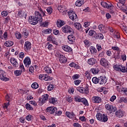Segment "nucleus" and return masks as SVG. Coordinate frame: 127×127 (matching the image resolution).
<instances>
[{
  "instance_id": "c756f323",
  "label": "nucleus",
  "mask_w": 127,
  "mask_h": 127,
  "mask_svg": "<svg viewBox=\"0 0 127 127\" xmlns=\"http://www.w3.org/2000/svg\"><path fill=\"white\" fill-rule=\"evenodd\" d=\"M90 72H92V74H95L96 75L100 72V69H99L98 67L91 68L90 69Z\"/></svg>"
},
{
  "instance_id": "864d4df0",
  "label": "nucleus",
  "mask_w": 127,
  "mask_h": 127,
  "mask_svg": "<svg viewBox=\"0 0 127 127\" xmlns=\"http://www.w3.org/2000/svg\"><path fill=\"white\" fill-rule=\"evenodd\" d=\"M52 32V29H48L44 30V33L45 34H48L49 33H51Z\"/></svg>"
},
{
  "instance_id": "7ed1b4c3",
  "label": "nucleus",
  "mask_w": 127,
  "mask_h": 127,
  "mask_svg": "<svg viewBox=\"0 0 127 127\" xmlns=\"http://www.w3.org/2000/svg\"><path fill=\"white\" fill-rule=\"evenodd\" d=\"M74 101L75 102H77L78 103H82V104H84L85 106H89V103H88V100L86 99L85 98H81L78 95L75 96L74 97Z\"/></svg>"
},
{
  "instance_id": "c85d7f7f",
  "label": "nucleus",
  "mask_w": 127,
  "mask_h": 127,
  "mask_svg": "<svg viewBox=\"0 0 127 127\" xmlns=\"http://www.w3.org/2000/svg\"><path fill=\"white\" fill-rule=\"evenodd\" d=\"M59 61L61 63H66V62H67V59L66 57H65V56L62 55L59 58Z\"/></svg>"
},
{
  "instance_id": "dca6fc26",
  "label": "nucleus",
  "mask_w": 127,
  "mask_h": 127,
  "mask_svg": "<svg viewBox=\"0 0 127 127\" xmlns=\"http://www.w3.org/2000/svg\"><path fill=\"white\" fill-rule=\"evenodd\" d=\"M67 39H68V42L70 44H73L75 42V36L73 35H69L67 36Z\"/></svg>"
},
{
  "instance_id": "20e7f679",
  "label": "nucleus",
  "mask_w": 127,
  "mask_h": 127,
  "mask_svg": "<svg viewBox=\"0 0 127 127\" xmlns=\"http://www.w3.org/2000/svg\"><path fill=\"white\" fill-rule=\"evenodd\" d=\"M62 31L64 33H70L73 32V29L68 25H65L62 28Z\"/></svg>"
},
{
  "instance_id": "5fc2aeb1",
  "label": "nucleus",
  "mask_w": 127,
  "mask_h": 127,
  "mask_svg": "<svg viewBox=\"0 0 127 127\" xmlns=\"http://www.w3.org/2000/svg\"><path fill=\"white\" fill-rule=\"evenodd\" d=\"M84 43L85 46H87V47H89V46H90V41L88 40H85L84 41Z\"/></svg>"
},
{
  "instance_id": "f8f14e48",
  "label": "nucleus",
  "mask_w": 127,
  "mask_h": 127,
  "mask_svg": "<svg viewBox=\"0 0 127 127\" xmlns=\"http://www.w3.org/2000/svg\"><path fill=\"white\" fill-rule=\"evenodd\" d=\"M107 83V78L106 77L100 76L98 77V84L99 85H104Z\"/></svg>"
},
{
  "instance_id": "39448f33",
  "label": "nucleus",
  "mask_w": 127,
  "mask_h": 127,
  "mask_svg": "<svg viewBox=\"0 0 127 127\" xmlns=\"http://www.w3.org/2000/svg\"><path fill=\"white\" fill-rule=\"evenodd\" d=\"M49 95L48 94H44L42 96L41 98L39 99V104L40 106H42L43 104H45L48 101Z\"/></svg>"
},
{
  "instance_id": "2eb2a0df",
  "label": "nucleus",
  "mask_w": 127,
  "mask_h": 127,
  "mask_svg": "<svg viewBox=\"0 0 127 127\" xmlns=\"http://www.w3.org/2000/svg\"><path fill=\"white\" fill-rule=\"evenodd\" d=\"M105 108L106 109V110H108V111H109V112H111V113L113 112H116V108H114L113 107V105H111L109 104H106L105 105Z\"/></svg>"
},
{
  "instance_id": "7c9ffc66",
  "label": "nucleus",
  "mask_w": 127,
  "mask_h": 127,
  "mask_svg": "<svg viewBox=\"0 0 127 127\" xmlns=\"http://www.w3.org/2000/svg\"><path fill=\"white\" fill-rule=\"evenodd\" d=\"M4 45L5 46H6V47H11V46L13 45V42L11 41H7L5 42Z\"/></svg>"
},
{
  "instance_id": "cd10ccee",
  "label": "nucleus",
  "mask_w": 127,
  "mask_h": 127,
  "mask_svg": "<svg viewBox=\"0 0 127 127\" xmlns=\"http://www.w3.org/2000/svg\"><path fill=\"white\" fill-rule=\"evenodd\" d=\"M50 104H53V105H56L57 104V99L54 97H51L49 100Z\"/></svg>"
},
{
  "instance_id": "680f3d73",
  "label": "nucleus",
  "mask_w": 127,
  "mask_h": 127,
  "mask_svg": "<svg viewBox=\"0 0 127 127\" xmlns=\"http://www.w3.org/2000/svg\"><path fill=\"white\" fill-rule=\"evenodd\" d=\"M19 58L21 59H23L24 58V56H25L24 53L21 52L19 54Z\"/></svg>"
},
{
  "instance_id": "1a4fd4ad",
  "label": "nucleus",
  "mask_w": 127,
  "mask_h": 127,
  "mask_svg": "<svg viewBox=\"0 0 127 127\" xmlns=\"http://www.w3.org/2000/svg\"><path fill=\"white\" fill-rule=\"evenodd\" d=\"M24 49L26 52H28L31 49V43L29 41H26L24 44Z\"/></svg>"
},
{
  "instance_id": "338daca9",
  "label": "nucleus",
  "mask_w": 127,
  "mask_h": 127,
  "mask_svg": "<svg viewBox=\"0 0 127 127\" xmlns=\"http://www.w3.org/2000/svg\"><path fill=\"white\" fill-rule=\"evenodd\" d=\"M74 83L75 85H76V86H78V85H79L80 83H81V80L78 79V80H74Z\"/></svg>"
},
{
  "instance_id": "37998d69",
  "label": "nucleus",
  "mask_w": 127,
  "mask_h": 127,
  "mask_svg": "<svg viewBox=\"0 0 127 127\" xmlns=\"http://www.w3.org/2000/svg\"><path fill=\"white\" fill-rule=\"evenodd\" d=\"M121 93H123L126 96H127V88L126 87H123L121 89Z\"/></svg>"
},
{
  "instance_id": "6e6d98bb",
  "label": "nucleus",
  "mask_w": 127,
  "mask_h": 127,
  "mask_svg": "<svg viewBox=\"0 0 127 127\" xmlns=\"http://www.w3.org/2000/svg\"><path fill=\"white\" fill-rule=\"evenodd\" d=\"M15 36L17 39H20L21 38L22 35L20 33H16Z\"/></svg>"
},
{
  "instance_id": "4468645a",
  "label": "nucleus",
  "mask_w": 127,
  "mask_h": 127,
  "mask_svg": "<svg viewBox=\"0 0 127 127\" xmlns=\"http://www.w3.org/2000/svg\"><path fill=\"white\" fill-rule=\"evenodd\" d=\"M101 4L103 7H104V8H107L108 9H112V4H110V5H109L107 2L105 1H102L101 2Z\"/></svg>"
},
{
  "instance_id": "de8ad7c7",
  "label": "nucleus",
  "mask_w": 127,
  "mask_h": 127,
  "mask_svg": "<svg viewBox=\"0 0 127 127\" xmlns=\"http://www.w3.org/2000/svg\"><path fill=\"white\" fill-rule=\"evenodd\" d=\"M88 34L89 36H93V35L94 36L95 34H96V31L93 30H90L89 31Z\"/></svg>"
},
{
  "instance_id": "412c9836",
  "label": "nucleus",
  "mask_w": 127,
  "mask_h": 127,
  "mask_svg": "<svg viewBox=\"0 0 127 127\" xmlns=\"http://www.w3.org/2000/svg\"><path fill=\"white\" fill-rule=\"evenodd\" d=\"M93 103H100L102 102V99L99 96H93L92 98Z\"/></svg>"
},
{
  "instance_id": "a878e982",
  "label": "nucleus",
  "mask_w": 127,
  "mask_h": 127,
  "mask_svg": "<svg viewBox=\"0 0 127 127\" xmlns=\"http://www.w3.org/2000/svg\"><path fill=\"white\" fill-rule=\"evenodd\" d=\"M85 3V0H77L75 2V5L76 6H82L83 4Z\"/></svg>"
},
{
  "instance_id": "6ab92c4d",
  "label": "nucleus",
  "mask_w": 127,
  "mask_h": 127,
  "mask_svg": "<svg viewBox=\"0 0 127 127\" xmlns=\"http://www.w3.org/2000/svg\"><path fill=\"white\" fill-rule=\"evenodd\" d=\"M10 63L12 64L13 67H18V63L15 58H12L10 59Z\"/></svg>"
},
{
  "instance_id": "393cba45",
  "label": "nucleus",
  "mask_w": 127,
  "mask_h": 127,
  "mask_svg": "<svg viewBox=\"0 0 127 127\" xmlns=\"http://www.w3.org/2000/svg\"><path fill=\"white\" fill-rule=\"evenodd\" d=\"M62 48L64 51L66 52H71L72 51V48L68 45H64L62 46Z\"/></svg>"
},
{
  "instance_id": "e2e57ef3",
  "label": "nucleus",
  "mask_w": 127,
  "mask_h": 127,
  "mask_svg": "<svg viewBox=\"0 0 127 127\" xmlns=\"http://www.w3.org/2000/svg\"><path fill=\"white\" fill-rule=\"evenodd\" d=\"M112 49L114 50V51H120V48H119L118 46H113L112 47Z\"/></svg>"
},
{
  "instance_id": "4be33fe9",
  "label": "nucleus",
  "mask_w": 127,
  "mask_h": 127,
  "mask_svg": "<svg viewBox=\"0 0 127 127\" xmlns=\"http://www.w3.org/2000/svg\"><path fill=\"white\" fill-rule=\"evenodd\" d=\"M22 35H23L25 38H27V37H28V36L29 35V31L26 28H23L22 32Z\"/></svg>"
},
{
  "instance_id": "b1692460",
  "label": "nucleus",
  "mask_w": 127,
  "mask_h": 127,
  "mask_svg": "<svg viewBox=\"0 0 127 127\" xmlns=\"http://www.w3.org/2000/svg\"><path fill=\"white\" fill-rule=\"evenodd\" d=\"M65 21L59 19L57 20V25L58 27H62L63 25H65Z\"/></svg>"
},
{
  "instance_id": "e433bc0d",
  "label": "nucleus",
  "mask_w": 127,
  "mask_h": 127,
  "mask_svg": "<svg viewBox=\"0 0 127 127\" xmlns=\"http://www.w3.org/2000/svg\"><path fill=\"white\" fill-rule=\"evenodd\" d=\"M121 72H123V73H127V67L123 65H121L120 67Z\"/></svg>"
},
{
  "instance_id": "a19ab883",
  "label": "nucleus",
  "mask_w": 127,
  "mask_h": 127,
  "mask_svg": "<svg viewBox=\"0 0 127 127\" xmlns=\"http://www.w3.org/2000/svg\"><path fill=\"white\" fill-rule=\"evenodd\" d=\"M25 108L26 110H29L30 111V110L32 111V110H33V108L32 107V106H31V105H30V104H29V103L26 104Z\"/></svg>"
},
{
  "instance_id": "bb28decb",
  "label": "nucleus",
  "mask_w": 127,
  "mask_h": 127,
  "mask_svg": "<svg viewBox=\"0 0 127 127\" xmlns=\"http://www.w3.org/2000/svg\"><path fill=\"white\" fill-rule=\"evenodd\" d=\"M108 116L105 114H102V116L101 117V120H100V122H102V123H107V122H108Z\"/></svg>"
},
{
  "instance_id": "9b49d317",
  "label": "nucleus",
  "mask_w": 127,
  "mask_h": 127,
  "mask_svg": "<svg viewBox=\"0 0 127 127\" xmlns=\"http://www.w3.org/2000/svg\"><path fill=\"white\" fill-rule=\"evenodd\" d=\"M100 65L107 68L109 66V62L105 58H102L100 61Z\"/></svg>"
},
{
  "instance_id": "f704fd0d",
  "label": "nucleus",
  "mask_w": 127,
  "mask_h": 127,
  "mask_svg": "<svg viewBox=\"0 0 127 127\" xmlns=\"http://www.w3.org/2000/svg\"><path fill=\"white\" fill-rule=\"evenodd\" d=\"M46 10L49 15H50V14H51L53 12V8H52V7L51 6H49L47 8Z\"/></svg>"
},
{
  "instance_id": "9d476101",
  "label": "nucleus",
  "mask_w": 127,
  "mask_h": 127,
  "mask_svg": "<svg viewBox=\"0 0 127 127\" xmlns=\"http://www.w3.org/2000/svg\"><path fill=\"white\" fill-rule=\"evenodd\" d=\"M23 63L25 66L27 68H28L29 65L31 64V60H30V58H29V57H26L23 61Z\"/></svg>"
},
{
  "instance_id": "c9c22d12",
  "label": "nucleus",
  "mask_w": 127,
  "mask_h": 127,
  "mask_svg": "<svg viewBox=\"0 0 127 127\" xmlns=\"http://www.w3.org/2000/svg\"><path fill=\"white\" fill-rule=\"evenodd\" d=\"M124 4H125V3H121V2H118L116 3L117 6L121 9H124Z\"/></svg>"
},
{
  "instance_id": "4c0bfd02",
  "label": "nucleus",
  "mask_w": 127,
  "mask_h": 127,
  "mask_svg": "<svg viewBox=\"0 0 127 127\" xmlns=\"http://www.w3.org/2000/svg\"><path fill=\"white\" fill-rule=\"evenodd\" d=\"M69 66L70 67H73L74 68H75V69H79V65L77 64H75L74 63H71L69 64Z\"/></svg>"
},
{
  "instance_id": "423d86ee",
  "label": "nucleus",
  "mask_w": 127,
  "mask_h": 127,
  "mask_svg": "<svg viewBox=\"0 0 127 127\" xmlns=\"http://www.w3.org/2000/svg\"><path fill=\"white\" fill-rule=\"evenodd\" d=\"M0 80H2V81H4L5 82L9 80V78L6 77V73H5V71L1 69H0Z\"/></svg>"
},
{
  "instance_id": "f3484780",
  "label": "nucleus",
  "mask_w": 127,
  "mask_h": 127,
  "mask_svg": "<svg viewBox=\"0 0 127 127\" xmlns=\"http://www.w3.org/2000/svg\"><path fill=\"white\" fill-rule=\"evenodd\" d=\"M56 111H57L56 107H50L47 108V112L48 113H50V114H51L52 115H53V114H54V113H55Z\"/></svg>"
},
{
  "instance_id": "c03bdc74",
  "label": "nucleus",
  "mask_w": 127,
  "mask_h": 127,
  "mask_svg": "<svg viewBox=\"0 0 127 127\" xmlns=\"http://www.w3.org/2000/svg\"><path fill=\"white\" fill-rule=\"evenodd\" d=\"M121 65L115 64L113 66V68L114 70H116V71H121Z\"/></svg>"
},
{
  "instance_id": "f257e3e1",
  "label": "nucleus",
  "mask_w": 127,
  "mask_h": 127,
  "mask_svg": "<svg viewBox=\"0 0 127 127\" xmlns=\"http://www.w3.org/2000/svg\"><path fill=\"white\" fill-rule=\"evenodd\" d=\"M43 19H42V16H41V13L38 11H36L35 12V16L32 18V17H29V22L30 24L32 25H36L38 23V21L40 22H42Z\"/></svg>"
},
{
  "instance_id": "5701e85b",
  "label": "nucleus",
  "mask_w": 127,
  "mask_h": 127,
  "mask_svg": "<svg viewBox=\"0 0 127 127\" xmlns=\"http://www.w3.org/2000/svg\"><path fill=\"white\" fill-rule=\"evenodd\" d=\"M58 9L60 12H62L63 13H66L67 12V10L65 8V6H59Z\"/></svg>"
},
{
  "instance_id": "6e6552de",
  "label": "nucleus",
  "mask_w": 127,
  "mask_h": 127,
  "mask_svg": "<svg viewBox=\"0 0 127 127\" xmlns=\"http://www.w3.org/2000/svg\"><path fill=\"white\" fill-rule=\"evenodd\" d=\"M65 116L67 117L68 119L73 120V121H76V120H77V118H76V115H75L73 112H66Z\"/></svg>"
},
{
  "instance_id": "ddd939ff",
  "label": "nucleus",
  "mask_w": 127,
  "mask_h": 127,
  "mask_svg": "<svg viewBox=\"0 0 127 127\" xmlns=\"http://www.w3.org/2000/svg\"><path fill=\"white\" fill-rule=\"evenodd\" d=\"M68 13L70 19H71V20H73V21L77 19V14H76L75 12L73 11H68Z\"/></svg>"
},
{
  "instance_id": "79ce46f5",
  "label": "nucleus",
  "mask_w": 127,
  "mask_h": 127,
  "mask_svg": "<svg viewBox=\"0 0 127 127\" xmlns=\"http://www.w3.org/2000/svg\"><path fill=\"white\" fill-rule=\"evenodd\" d=\"M21 73H22V70H16L14 71V73L15 76H20V75H21Z\"/></svg>"
},
{
  "instance_id": "a211bd4d",
  "label": "nucleus",
  "mask_w": 127,
  "mask_h": 127,
  "mask_svg": "<svg viewBox=\"0 0 127 127\" xmlns=\"http://www.w3.org/2000/svg\"><path fill=\"white\" fill-rule=\"evenodd\" d=\"M97 63V60H96L94 58H90L88 60L87 63L90 66H93V65H95Z\"/></svg>"
},
{
  "instance_id": "09e8293b",
  "label": "nucleus",
  "mask_w": 127,
  "mask_h": 127,
  "mask_svg": "<svg viewBox=\"0 0 127 127\" xmlns=\"http://www.w3.org/2000/svg\"><path fill=\"white\" fill-rule=\"evenodd\" d=\"M31 87L33 89H37L39 87V85L37 82H34L32 84Z\"/></svg>"
},
{
  "instance_id": "49530a36",
  "label": "nucleus",
  "mask_w": 127,
  "mask_h": 127,
  "mask_svg": "<svg viewBox=\"0 0 127 127\" xmlns=\"http://www.w3.org/2000/svg\"><path fill=\"white\" fill-rule=\"evenodd\" d=\"M103 115H102V114L99 113H97L96 114V119H97V120L98 121H100V122H101V120H102V116Z\"/></svg>"
},
{
  "instance_id": "bf43d9fd",
  "label": "nucleus",
  "mask_w": 127,
  "mask_h": 127,
  "mask_svg": "<svg viewBox=\"0 0 127 127\" xmlns=\"http://www.w3.org/2000/svg\"><path fill=\"white\" fill-rule=\"evenodd\" d=\"M120 101L122 103H127V97H121Z\"/></svg>"
},
{
  "instance_id": "a18cd8bd",
  "label": "nucleus",
  "mask_w": 127,
  "mask_h": 127,
  "mask_svg": "<svg viewBox=\"0 0 127 127\" xmlns=\"http://www.w3.org/2000/svg\"><path fill=\"white\" fill-rule=\"evenodd\" d=\"M92 82L94 84H99V77H94L92 78Z\"/></svg>"
},
{
  "instance_id": "0e129e2a",
  "label": "nucleus",
  "mask_w": 127,
  "mask_h": 127,
  "mask_svg": "<svg viewBox=\"0 0 127 127\" xmlns=\"http://www.w3.org/2000/svg\"><path fill=\"white\" fill-rule=\"evenodd\" d=\"M45 77V74H40L39 76V79H40V80H44Z\"/></svg>"
},
{
  "instance_id": "8fccbe9b",
  "label": "nucleus",
  "mask_w": 127,
  "mask_h": 127,
  "mask_svg": "<svg viewBox=\"0 0 127 127\" xmlns=\"http://www.w3.org/2000/svg\"><path fill=\"white\" fill-rule=\"evenodd\" d=\"M54 89V85L52 84H50L48 86V91H52Z\"/></svg>"
},
{
  "instance_id": "0eeeda50",
  "label": "nucleus",
  "mask_w": 127,
  "mask_h": 127,
  "mask_svg": "<svg viewBox=\"0 0 127 127\" xmlns=\"http://www.w3.org/2000/svg\"><path fill=\"white\" fill-rule=\"evenodd\" d=\"M27 16V13L26 11L23 10H19L16 13V17H20L21 18H26Z\"/></svg>"
},
{
  "instance_id": "f03ea898",
  "label": "nucleus",
  "mask_w": 127,
  "mask_h": 127,
  "mask_svg": "<svg viewBox=\"0 0 127 127\" xmlns=\"http://www.w3.org/2000/svg\"><path fill=\"white\" fill-rule=\"evenodd\" d=\"M76 90L81 94H86V95H88V94H89V85L86 84L84 87H77Z\"/></svg>"
},
{
  "instance_id": "2f4dec72",
  "label": "nucleus",
  "mask_w": 127,
  "mask_h": 127,
  "mask_svg": "<svg viewBox=\"0 0 127 127\" xmlns=\"http://www.w3.org/2000/svg\"><path fill=\"white\" fill-rule=\"evenodd\" d=\"M73 25L76 29L78 30H79V29H81L82 28V25L80 24L79 23H74Z\"/></svg>"
},
{
  "instance_id": "774afa93",
  "label": "nucleus",
  "mask_w": 127,
  "mask_h": 127,
  "mask_svg": "<svg viewBox=\"0 0 127 127\" xmlns=\"http://www.w3.org/2000/svg\"><path fill=\"white\" fill-rule=\"evenodd\" d=\"M73 126L74 127H82V126H81V125H80L78 123H74Z\"/></svg>"
},
{
  "instance_id": "603ef678",
  "label": "nucleus",
  "mask_w": 127,
  "mask_h": 127,
  "mask_svg": "<svg viewBox=\"0 0 127 127\" xmlns=\"http://www.w3.org/2000/svg\"><path fill=\"white\" fill-rule=\"evenodd\" d=\"M25 119H26V120H27V121H28L29 122H30V121H31V120L32 119V115H28L26 117Z\"/></svg>"
},
{
  "instance_id": "473e14b6",
  "label": "nucleus",
  "mask_w": 127,
  "mask_h": 127,
  "mask_svg": "<svg viewBox=\"0 0 127 127\" xmlns=\"http://www.w3.org/2000/svg\"><path fill=\"white\" fill-rule=\"evenodd\" d=\"M44 70L47 73V74H51L52 73V69H51V68L48 67V66H46L44 68Z\"/></svg>"
},
{
  "instance_id": "052dcab7",
  "label": "nucleus",
  "mask_w": 127,
  "mask_h": 127,
  "mask_svg": "<svg viewBox=\"0 0 127 127\" xmlns=\"http://www.w3.org/2000/svg\"><path fill=\"white\" fill-rule=\"evenodd\" d=\"M66 99L68 103H71V102L73 101V98H72L70 96H67Z\"/></svg>"
},
{
  "instance_id": "aec40b11",
  "label": "nucleus",
  "mask_w": 127,
  "mask_h": 127,
  "mask_svg": "<svg viewBox=\"0 0 127 127\" xmlns=\"http://www.w3.org/2000/svg\"><path fill=\"white\" fill-rule=\"evenodd\" d=\"M115 115L117 118H123L125 115V112L122 110H119L115 113Z\"/></svg>"
},
{
  "instance_id": "72a5a7b5",
  "label": "nucleus",
  "mask_w": 127,
  "mask_h": 127,
  "mask_svg": "<svg viewBox=\"0 0 127 127\" xmlns=\"http://www.w3.org/2000/svg\"><path fill=\"white\" fill-rule=\"evenodd\" d=\"M90 51L91 53V54H95L97 53V49L93 46H91L90 47Z\"/></svg>"
},
{
  "instance_id": "58836bf2",
  "label": "nucleus",
  "mask_w": 127,
  "mask_h": 127,
  "mask_svg": "<svg viewBox=\"0 0 127 127\" xmlns=\"http://www.w3.org/2000/svg\"><path fill=\"white\" fill-rule=\"evenodd\" d=\"M44 80H45V81H51L53 80V77H51L50 76H48L47 74H45V78Z\"/></svg>"
},
{
  "instance_id": "4d7b16f0",
  "label": "nucleus",
  "mask_w": 127,
  "mask_h": 127,
  "mask_svg": "<svg viewBox=\"0 0 127 127\" xmlns=\"http://www.w3.org/2000/svg\"><path fill=\"white\" fill-rule=\"evenodd\" d=\"M8 13L6 11H3L1 12V15L3 17V16H7Z\"/></svg>"
},
{
  "instance_id": "ea45409f",
  "label": "nucleus",
  "mask_w": 127,
  "mask_h": 127,
  "mask_svg": "<svg viewBox=\"0 0 127 127\" xmlns=\"http://www.w3.org/2000/svg\"><path fill=\"white\" fill-rule=\"evenodd\" d=\"M98 29H99L100 31L103 32L105 31V29H106V27L104 25L101 24L98 26Z\"/></svg>"
},
{
  "instance_id": "13d9d810",
  "label": "nucleus",
  "mask_w": 127,
  "mask_h": 127,
  "mask_svg": "<svg viewBox=\"0 0 127 127\" xmlns=\"http://www.w3.org/2000/svg\"><path fill=\"white\" fill-rule=\"evenodd\" d=\"M118 55L114 56V58L115 59H119L120 58V54H121V50L119 49V51H117Z\"/></svg>"
},
{
  "instance_id": "69168bd1",
  "label": "nucleus",
  "mask_w": 127,
  "mask_h": 127,
  "mask_svg": "<svg viewBox=\"0 0 127 127\" xmlns=\"http://www.w3.org/2000/svg\"><path fill=\"white\" fill-rule=\"evenodd\" d=\"M72 78L73 80H77V79H79V74H74L72 76Z\"/></svg>"
},
{
  "instance_id": "3c124183",
  "label": "nucleus",
  "mask_w": 127,
  "mask_h": 127,
  "mask_svg": "<svg viewBox=\"0 0 127 127\" xmlns=\"http://www.w3.org/2000/svg\"><path fill=\"white\" fill-rule=\"evenodd\" d=\"M48 41H52L53 40H55V37L52 35L49 36L47 38Z\"/></svg>"
}]
</instances>
